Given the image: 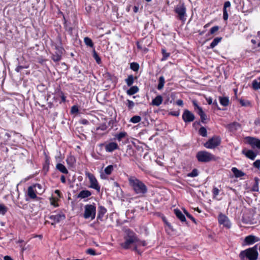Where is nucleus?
Masks as SVG:
<instances>
[{
	"mask_svg": "<svg viewBox=\"0 0 260 260\" xmlns=\"http://www.w3.org/2000/svg\"><path fill=\"white\" fill-rule=\"evenodd\" d=\"M193 104L195 106H196L198 108V113L200 116H201V115H203L204 113H205L204 112V111H203L201 107L198 106L197 104L195 102L193 103Z\"/></svg>",
	"mask_w": 260,
	"mask_h": 260,
	"instance_id": "47",
	"label": "nucleus"
},
{
	"mask_svg": "<svg viewBox=\"0 0 260 260\" xmlns=\"http://www.w3.org/2000/svg\"><path fill=\"white\" fill-rule=\"evenodd\" d=\"M93 57L95 59V60H96V62L98 64L101 63V58L99 57V56L98 55V53L95 51V50H93Z\"/></svg>",
	"mask_w": 260,
	"mask_h": 260,
	"instance_id": "37",
	"label": "nucleus"
},
{
	"mask_svg": "<svg viewBox=\"0 0 260 260\" xmlns=\"http://www.w3.org/2000/svg\"><path fill=\"white\" fill-rule=\"evenodd\" d=\"M55 193L58 196V197H60V191L59 190H56L55 191Z\"/></svg>",
	"mask_w": 260,
	"mask_h": 260,
	"instance_id": "62",
	"label": "nucleus"
},
{
	"mask_svg": "<svg viewBox=\"0 0 260 260\" xmlns=\"http://www.w3.org/2000/svg\"><path fill=\"white\" fill-rule=\"evenodd\" d=\"M146 245V242L145 241H141L139 240V241L137 242L135 247V250H136L137 247L140 246H145Z\"/></svg>",
	"mask_w": 260,
	"mask_h": 260,
	"instance_id": "40",
	"label": "nucleus"
},
{
	"mask_svg": "<svg viewBox=\"0 0 260 260\" xmlns=\"http://www.w3.org/2000/svg\"><path fill=\"white\" fill-rule=\"evenodd\" d=\"M219 26H214L210 29L209 32L210 34H214L215 32H217L219 30Z\"/></svg>",
	"mask_w": 260,
	"mask_h": 260,
	"instance_id": "44",
	"label": "nucleus"
},
{
	"mask_svg": "<svg viewBox=\"0 0 260 260\" xmlns=\"http://www.w3.org/2000/svg\"><path fill=\"white\" fill-rule=\"evenodd\" d=\"M200 117L202 122L205 123V120L207 118L206 115L205 113H204L203 115H201Z\"/></svg>",
	"mask_w": 260,
	"mask_h": 260,
	"instance_id": "56",
	"label": "nucleus"
},
{
	"mask_svg": "<svg viewBox=\"0 0 260 260\" xmlns=\"http://www.w3.org/2000/svg\"><path fill=\"white\" fill-rule=\"evenodd\" d=\"M196 157L199 161L203 162L216 160V157L214 155L206 151H199L197 154Z\"/></svg>",
	"mask_w": 260,
	"mask_h": 260,
	"instance_id": "4",
	"label": "nucleus"
},
{
	"mask_svg": "<svg viewBox=\"0 0 260 260\" xmlns=\"http://www.w3.org/2000/svg\"><path fill=\"white\" fill-rule=\"evenodd\" d=\"M232 171L235 176L237 178L241 177L245 175V173L241 170H238L236 168H232Z\"/></svg>",
	"mask_w": 260,
	"mask_h": 260,
	"instance_id": "21",
	"label": "nucleus"
},
{
	"mask_svg": "<svg viewBox=\"0 0 260 260\" xmlns=\"http://www.w3.org/2000/svg\"><path fill=\"white\" fill-rule=\"evenodd\" d=\"M34 189L36 190V192L37 194H41L44 191V189L42 188V186L40 184H36L33 185Z\"/></svg>",
	"mask_w": 260,
	"mask_h": 260,
	"instance_id": "26",
	"label": "nucleus"
},
{
	"mask_svg": "<svg viewBox=\"0 0 260 260\" xmlns=\"http://www.w3.org/2000/svg\"><path fill=\"white\" fill-rule=\"evenodd\" d=\"M240 103L243 106H247L250 105V103L248 101L245 102L243 100H240Z\"/></svg>",
	"mask_w": 260,
	"mask_h": 260,
	"instance_id": "50",
	"label": "nucleus"
},
{
	"mask_svg": "<svg viewBox=\"0 0 260 260\" xmlns=\"http://www.w3.org/2000/svg\"><path fill=\"white\" fill-rule=\"evenodd\" d=\"M86 253L92 255H94L95 254V251L93 249H91V248L87 249Z\"/></svg>",
	"mask_w": 260,
	"mask_h": 260,
	"instance_id": "51",
	"label": "nucleus"
},
{
	"mask_svg": "<svg viewBox=\"0 0 260 260\" xmlns=\"http://www.w3.org/2000/svg\"><path fill=\"white\" fill-rule=\"evenodd\" d=\"M49 218L53 220V222L52 223V224H54L63 220L66 218V216L63 213H59L56 215H51L49 217Z\"/></svg>",
	"mask_w": 260,
	"mask_h": 260,
	"instance_id": "12",
	"label": "nucleus"
},
{
	"mask_svg": "<svg viewBox=\"0 0 260 260\" xmlns=\"http://www.w3.org/2000/svg\"><path fill=\"white\" fill-rule=\"evenodd\" d=\"M255 183L252 188V190L253 191H258V179L255 178Z\"/></svg>",
	"mask_w": 260,
	"mask_h": 260,
	"instance_id": "42",
	"label": "nucleus"
},
{
	"mask_svg": "<svg viewBox=\"0 0 260 260\" xmlns=\"http://www.w3.org/2000/svg\"><path fill=\"white\" fill-rule=\"evenodd\" d=\"M253 166L254 167L259 169L260 167V159L255 161L253 164Z\"/></svg>",
	"mask_w": 260,
	"mask_h": 260,
	"instance_id": "49",
	"label": "nucleus"
},
{
	"mask_svg": "<svg viewBox=\"0 0 260 260\" xmlns=\"http://www.w3.org/2000/svg\"><path fill=\"white\" fill-rule=\"evenodd\" d=\"M207 102H208V104L211 105L212 103V99L210 98L208 99Z\"/></svg>",
	"mask_w": 260,
	"mask_h": 260,
	"instance_id": "63",
	"label": "nucleus"
},
{
	"mask_svg": "<svg viewBox=\"0 0 260 260\" xmlns=\"http://www.w3.org/2000/svg\"><path fill=\"white\" fill-rule=\"evenodd\" d=\"M107 128V125L105 123H103V124H102L101 125H100L99 126L96 127V128L95 129V132L96 134H98V132L99 130L104 131L106 130Z\"/></svg>",
	"mask_w": 260,
	"mask_h": 260,
	"instance_id": "32",
	"label": "nucleus"
},
{
	"mask_svg": "<svg viewBox=\"0 0 260 260\" xmlns=\"http://www.w3.org/2000/svg\"><path fill=\"white\" fill-rule=\"evenodd\" d=\"M60 180L62 183H65L66 181V177L63 175H62L60 177Z\"/></svg>",
	"mask_w": 260,
	"mask_h": 260,
	"instance_id": "59",
	"label": "nucleus"
},
{
	"mask_svg": "<svg viewBox=\"0 0 260 260\" xmlns=\"http://www.w3.org/2000/svg\"><path fill=\"white\" fill-rule=\"evenodd\" d=\"M184 213L187 217L190 218L193 222L196 223L194 218H193L190 214H189L185 210H184Z\"/></svg>",
	"mask_w": 260,
	"mask_h": 260,
	"instance_id": "48",
	"label": "nucleus"
},
{
	"mask_svg": "<svg viewBox=\"0 0 260 260\" xmlns=\"http://www.w3.org/2000/svg\"><path fill=\"white\" fill-rule=\"evenodd\" d=\"M174 11L177 14V18L184 22L186 20V8L183 4H179L175 8Z\"/></svg>",
	"mask_w": 260,
	"mask_h": 260,
	"instance_id": "5",
	"label": "nucleus"
},
{
	"mask_svg": "<svg viewBox=\"0 0 260 260\" xmlns=\"http://www.w3.org/2000/svg\"><path fill=\"white\" fill-rule=\"evenodd\" d=\"M176 104L178 105V106H183V101L181 100H178L176 101Z\"/></svg>",
	"mask_w": 260,
	"mask_h": 260,
	"instance_id": "58",
	"label": "nucleus"
},
{
	"mask_svg": "<svg viewBox=\"0 0 260 260\" xmlns=\"http://www.w3.org/2000/svg\"><path fill=\"white\" fill-rule=\"evenodd\" d=\"M162 53L163 54L162 60H166L170 56V53H167L165 49L162 50Z\"/></svg>",
	"mask_w": 260,
	"mask_h": 260,
	"instance_id": "45",
	"label": "nucleus"
},
{
	"mask_svg": "<svg viewBox=\"0 0 260 260\" xmlns=\"http://www.w3.org/2000/svg\"><path fill=\"white\" fill-rule=\"evenodd\" d=\"M246 139L248 144H250L252 147H256L260 149V140L251 137H247Z\"/></svg>",
	"mask_w": 260,
	"mask_h": 260,
	"instance_id": "10",
	"label": "nucleus"
},
{
	"mask_svg": "<svg viewBox=\"0 0 260 260\" xmlns=\"http://www.w3.org/2000/svg\"><path fill=\"white\" fill-rule=\"evenodd\" d=\"M198 175V171L196 169H194L191 172L188 173L187 176L190 177H194Z\"/></svg>",
	"mask_w": 260,
	"mask_h": 260,
	"instance_id": "39",
	"label": "nucleus"
},
{
	"mask_svg": "<svg viewBox=\"0 0 260 260\" xmlns=\"http://www.w3.org/2000/svg\"><path fill=\"white\" fill-rule=\"evenodd\" d=\"M257 245L251 248H249L245 250L241 251L239 254L241 260H257L258 257Z\"/></svg>",
	"mask_w": 260,
	"mask_h": 260,
	"instance_id": "3",
	"label": "nucleus"
},
{
	"mask_svg": "<svg viewBox=\"0 0 260 260\" xmlns=\"http://www.w3.org/2000/svg\"><path fill=\"white\" fill-rule=\"evenodd\" d=\"M56 169L62 173H64V174L68 173V171L67 169V168H66V167L61 164H60V163L57 164L56 165Z\"/></svg>",
	"mask_w": 260,
	"mask_h": 260,
	"instance_id": "24",
	"label": "nucleus"
},
{
	"mask_svg": "<svg viewBox=\"0 0 260 260\" xmlns=\"http://www.w3.org/2000/svg\"><path fill=\"white\" fill-rule=\"evenodd\" d=\"M113 170V166L109 165L105 169L104 171H105V173L107 175H110L111 174Z\"/></svg>",
	"mask_w": 260,
	"mask_h": 260,
	"instance_id": "35",
	"label": "nucleus"
},
{
	"mask_svg": "<svg viewBox=\"0 0 260 260\" xmlns=\"http://www.w3.org/2000/svg\"><path fill=\"white\" fill-rule=\"evenodd\" d=\"M67 161L68 163L71 162V164H73L75 161V158L73 156H70L67 159Z\"/></svg>",
	"mask_w": 260,
	"mask_h": 260,
	"instance_id": "53",
	"label": "nucleus"
},
{
	"mask_svg": "<svg viewBox=\"0 0 260 260\" xmlns=\"http://www.w3.org/2000/svg\"><path fill=\"white\" fill-rule=\"evenodd\" d=\"M84 42L87 46H88L91 47H93V43H92V40L88 37H85L84 38Z\"/></svg>",
	"mask_w": 260,
	"mask_h": 260,
	"instance_id": "34",
	"label": "nucleus"
},
{
	"mask_svg": "<svg viewBox=\"0 0 260 260\" xmlns=\"http://www.w3.org/2000/svg\"><path fill=\"white\" fill-rule=\"evenodd\" d=\"M221 143V139L217 136H214L210 139L204 144V146L208 149H214L219 146Z\"/></svg>",
	"mask_w": 260,
	"mask_h": 260,
	"instance_id": "7",
	"label": "nucleus"
},
{
	"mask_svg": "<svg viewBox=\"0 0 260 260\" xmlns=\"http://www.w3.org/2000/svg\"><path fill=\"white\" fill-rule=\"evenodd\" d=\"M219 192V190L217 187H214L213 189V193L214 196H217L218 195Z\"/></svg>",
	"mask_w": 260,
	"mask_h": 260,
	"instance_id": "52",
	"label": "nucleus"
},
{
	"mask_svg": "<svg viewBox=\"0 0 260 260\" xmlns=\"http://www.w3.org/2000/svg\"><path fill=\"white\" fill-rule=\"evenodd\" d=\"M124 232V242L120 244L121 246L125 249H129L132 245L135 246L137 242L139 241L136 234L130 229H126Z\"/></svg>",
	"mask_w": 260,
	"mask_h": 260,
	"instance_id": "1",
	"label": "nucleus"
},
{
	"mask_svg": "<svg viewBox=\"0 0 260 260\" xmlns=\"http://www.w3.org/2000/svg\"><path fill=\"white\" fill-rule=\"evenodd\" d=\"M231 3L229 1L225 2L224 4L223 10V18L224 20H227L228 19V14L226 11V8L230 7Z\"/></svg>",
	"mask_w": 260,
	"mask_h": 260,
	"instance_id": "16",
	"label": "nucleus"
},
{
	"mask_svg": "<svg viewBox=\"0 0 260 260\" xmlns=\"http://www.w3.org/2000/svg\"><path fill=\"white\" fill-rule=\"evenodd\" d=\"M27 194L30 198L35 199L37 198V192L33 186H29L27 189Z\"/></svg>",
	"mask_w": 260,
	"mask_h": 260,
	"instance_id": "17",
	"label": "nucleus"
},
{
	"mask_svg": "<svg viewBox=\"0 0 260 260\" xmlns=\"http://www.w3.org/2000/svg\"><path fill=\"white\" fill-rule=\"evenodd\" d=\"M106 212V210L105 208L103 207H101L100 209V211L99 212V216H100L101 214L103 215H104Z\"/></svg>",
	"mask_w": 260,
	"mask_h": 260,
	"instance_id": "55",
	"label": "nucleus"
},
{
	"mask_svg": "<svg viewBox=\"0 0 260 260\" xmlns=\"http://www.w3.org/2000/svg\"><path fill=\"white\" fill-rule=\"evenodd\" d=\"M138 9H139L138 7L136 6H134V12L135 13H137V12H138Z\"/></svg>",
	"mask_w": 260,
	"mask_h": 260,
	"instance_id": "61",
	"label": "nucleus"
},
{
	"mask_svg": "<svg viewBox=\"0 0 260 260\" xmlns=\"http://www.w3.org/2000/svg\"><path fill=\"white\" fill-rule=\"evenodd\" d=\"M91 194L90 191L87 190H82L78 194L77 197L79 198L84 199L90 196Z\"/></svg>",
	"mask_w": 260,
	"mask_h": 260,
	"instance_id": "22",
	"label": "nucleus"
},
{
	"mask_svg": "<svg viewBox=\"0 0 260 260\" xmlns=\"http://www.w3.org/2000/svg\"><path fill=\"white\" fill-rule=\"evenodd\" d=\"M105 149L107 152H111L119 149L118 145L115 142H110L105 145Z\"/></svg>",
	"mask_w": 260,
	"mask_h": 260,
	"instance_id": "13",
	"label": "nucleus"
},
{
	"mask_svg": "<svg viewBox=\"0 0 260 260\" xmlns=\"http://www.w3.org/2000/svg\"><path fill=\"white\" fill-rule=\"evenodd\" d=\"M25 68L23 66H18L16 69H15V71L17 72H19L21 69H24Z\"/></svg>",
	"mask_w": 260,
	"mask_h": 260,
	"instance_id": "57",
	"label": "nucleus"
},
{
	"mask_svg": "<svg viewBox=\"0 0 260 260\" xmlns=\"http://www.w3.org/2000/svg\"><path fill=\"white\" fill-rule=\"evenodd\" d=\"M62 53V48H60L58 50V52H55L52 54V59L55 62H57L61 59Z\"/></svg>",
	"mask_w": 260,
	"mask_h": 260,
	"instance_id": "18",
	"label": "nucleus"
},
{
	"mask_svg": "<svg viewBox=\"0 0 260 260\" xmlns=\"http://www.w3.org/2000/svg\"><path fill=\"white\" fill-rule=\"evenodd\" d=\"M127 106L128 107V108L129 109H132L135 105L133 101H130L129 100H127Z\"/></svg>",
	"mask_w": 260,
	"mask_h": 260,
	"instance_id": "46",
	"label": "nucleus"
},
{
	"mask_svg": "<svg viewBox=\"0 0 260 260\" xmlns=\"http://www.w3.org/2000/svg\"><path fill=\"white\" fill-rule=\"evenodd\" d=\"M86 175L89 179L90 183V187L97 190L98 191H100V186H99L98 181L94 176L90 173H87Z\"/></svg>",
	"mask_w": 260,
	"mask_h": 260,
	"instance_id": "8",
	"label": "nucleus"
},
{
	"mask_svg": "<svg viewBox=\"0 0 260 260\" xmlns=\"http://www.w3.org/2000/svg\"><path fill=\"white\" fill-rule=\"evenodd\" d=\"M218 222L220 224H223L227 228L231 227V223L228 217L223 214H220L218 216Z\"/></svg>",
	"mask_w": 260,
	"mask_h": 260,
	"instance_id": "11",
	"label": "nucleus"
},
{
	"mask_svg": "<svg viewBox=\"0 0 260 260\" xmlns=\"http://www.w3.org/2000/svg\"><path fill=\"white\" fill-rule=\"evenodd\" d=\"M222 40L221 37L215 38L212 42L210 44V47L211 48H214Z\"/></svg>",
	"mask_w": 260,
	"mask_h": 260,
	"instance_id": "28",
	"label": "nucleus"
},
{
	"mask_svg": "<svg viewBox=\"0 0 260 260\" xmlns=\"http://www.w3.org/2000/svg\"><path fill=\"white\" fill-rule=\"evenodd\" d=\"M87 122H88V121L86 120H82V123H83V124H86Z\"/></svg>",
	"mask_w": 260,
	"mask_h": 260,
	"instance_id": "64",
	"label": "nucleus"
},
{
	"mask_svg": "<svg viewBox=\"0 0 260 260\" xmlns=\"http://www.w3.org/2000/svg\"><path fill=\"white\" fill-rule=\"evenodd\" d=\"M182 119L185 122H190L194 119V116L192 113L188 110H185L182 114Z\"/></svg>",
	"mask_w": 260,
	"mask_h": 260,
	"instance_id": "9",
	"label": "nucleus"
},
{
	"mask_svg": "<svg viewBox=\"0 0 260 260\" xmlns=\"http://www.w3.org/2000/svg\"><path fill=\"white\" fill-rule=\"evenodd\" d=\"M199 134L203 137H207V132L205 127L202 126L201 127L199 131Z\"/></svg>",
	"mask_w": 260,
	"mask_h": 260,
	"instance_id": "33",
	"label": "nucleus"
},
{
	"mask_svg": "<svg viewBox=\"0 0 260 260\" xmlns=\"http://www.w3.org/2000/svg\"><path fill=\"white\" fill-rule=\"evenodd\" d=\"M260 86V82H258L257 81L254 80L252 82V87L254 89H259V87Z\"/></svg>",
	"mask_w": 260,
	"mask_h": 260,
	"instance_id": "43",
	"label": "nucleus"
},
{
	"mask_svg": "<svg viewBox=\"0 0 260 260\" xmlns=\"http://www.w3.org/2000/svg\"><path fill=\"white\" fill-rule=\"evenodd\" d=\"M174 211L177 218L179 219L182 222L186 221V218L181 211H180L179 209H174Z\"/></svg>",
	"mask_w": 260,
	"mask_h": 260,
	"instance_id": "20",
	"label": "nucleus"
},
{
	"mask_svg": "<svg viewBox=\"0 0 260 260\" xmlns=\"http://www.w3.org/2000/svg\"><path fill=\"white\" fill-rule=\"evenodd\" d=\"M141 120V118L139 116H134L131 119V121L134 123L139 122Z\"/></svg>",
	"mask_w": 260,
	"mask_h": 260,
	"instance_id": "36",
	"label": "nucleus"
},
{
	"mask_svg": "<svg viewBox=\"0 0 260 260\" xmlns=\"http://www.w3.org/2000/svg\"><path fill=\"white\" fill-rule=\"evenodd\" d=\"M96 207L93 205H86L85 206L84 217L85 219L91 218L93 219L95 216Z\"/></svg>",
	"mask_w": 260,
	"mask_h": 260,
	"instance_id": "6",
	"label": "nucleus"
},
{
	"mask_svg": "<svg viewBox=\"0 0 260 260\" xmlns=\"http://www.w3.org/2000/svg\"><path fill=\"white\" fill-rule=\"evenodd\" d=\"M139 88L137 86H134L131 87L129 89H128L126 91V93L128 95H133L138 92Z\"/></svg>",
	"mask_w": 260,
	"mask_h": 260,
	"instance_id": "25",
	"label": "nucleus"
},
{
	"mask_svg": "<svg viewBox=\"0 0 260 260\" xmlns=\"http://www.w3.org/2000/svg\"><path fill=\"white\" fill-rule=\"evenodd\" d=\"M259 239L253 236V235H249L246 236L244 239V242L247 245H251L253 244L254 243L258 241Z\"/></svg>",
	"mask_w": 260,
	"mask_h": 260,
	"instance_id": "14",
	"label": "nucleus"
},
{
	"mask_svg": "<svg viewBox=\"0 0 260 260\" xmlns=\"http://www.w3.org/2000/svg\"><path fill=\"white\" fill-rule=\"evenodd\" d=\"M242 154H244L247 158L254 160L256 156V153L254 152L252 150H246L243 149L242 151Z\"/></svg>",
	"mask_w": 260,
	"mask_h": 260,
	"instance_id": "15",
	"label": "nucleus"
},
{
	"mask_svg": "<svg viewBox=\"0 0 260 260\" xmlns=\"http://www.w3.org/2000/svg\"><path fill=\"white\" fill-rule=\"evenodd\" d=\"M162 97L161 95H157L152 101V105L159 106L162 103Z\"/></svg>",
	"mask_w": 260,
	"mask_h": 260,
	"instance_id": "19",
	"label": "nucleus"
},
{
	"mask_svg": "<svg viewBox=\"0 0 260 260\" xmlns=\"http://www.w3.org/2000/svg\"><path fill=\"white\" fill-rule=\"evenodd\" d=\"M4 260H13L12 258L8 255H6L4 256Z\"/></svg>",
	"mask_w": 260,
	"mask_h": 260,
	"instance_id": "60",
	"label": "nucleus"
},
{
	"mask_svg": "<svg viewBox=\"0 0 260 260\" xmlns=\"http://www.w3.org/2000/svg\"><path fill=\"white\" fill-rule=\"evenodd\" d=\"M130 67L134 71H137L139 70V66L137 63L133 62L131 63Z\"/></svg>",
	"mask_w": 260,
	"mask_h": 260,
	"instance_id": "38",
	"label": "nucleus"
},
{
	"mask_svg": "<svg viewBox=\"0 0 260 260\" xmlns=\"http://www.w3.org/2000/svg\"><path fill=\"white\" fill-rule=\"evenodd\" d=\"M129 185L137 194H144L147 192V187L144 183L135 177L128 178Z\"/></svg>",
	"mask_w": 260,
	"mask_h": 260,
	"instance_id": "2",
	"label": "nucleus"
},
{
	"mask_svg": "<svg viewBox=\"0 0 260 260\" xmlns=\"http://www.w3.org/2000/svg\"><path fill=\"white\" fill-rule=\"evenodd\" d=\"M125 81L128 86H131L134 83V76L132 75H129Z\"/></svg>",
	"mask_w": 260,
	"mask_h": 260,
	"instance_id": "29",
	"label": "nucleus"
},
{
	"mask_svg": "<svg viewBox=\"0 0 260 260\" xmlns=\"http://www.w3.org/2000/svg\"><path fill=\"white\" fill-rule=\"evenodd\" d=\"M7 211V208L3 204H0V214L5 215Z\"/></svg>",
	"mask_w": 260,
	"mask_h": 260,
	"instance_id": "41",
	"label": "nucleus"
},
{
	"mask_svg": "<svg viewBox=\"0 0 260 260\" xmlns=\"http://www.w3.org/2000/svg\"><path fill=\"white\" fill-rule=\"evenodd\" d=\"M78 111V108L77 106H74L72 107L71 112L72 113H77Z\"/></svg>",
	"mask_w": 260,
	"mask_h": 260,
	"instance_id": "54",
	"label": "nucleus"
},
{
	"mask_svg": "<svg viewBox=\"0 0 260 260\" xmlns=\"http://www.w3.org/2000/svg\"><path fill=\"white\" fill-rule=\"evenodd\" d=\"M219 101L220 103L224 106H228L229 103V99L226 97H220Z\"/></svg>",
	"mask_w": 260,
	"mask_h": 260,
	"instance_id": "30",
	"label": "nucleus"
},
{
	"mask_svg": "<svg viewBox=\"0 0 260 260\" xmlns=\"http://www.w3.org/2000/svg\"><path fill=\"white\" fill-rule=\"evenodd\" d=\"M227 127L231 131H235L240 127V124L237 122H234L229 124Z\"/></svg>",
	"mask_w": 260,
	"mask_h": 260,
	"instance_id": "23",
	"label": "nucleus"
},
{
	"mask_svg": "<svg viewBox=\"0 0 260 260\" xmlns=\"http://www.w3.org/2000/svg\"><path fill=\"white\" fill-rule=\"evenodd\" d=\"M127 135V134L125 132H121L118 134L115 135V138L118 141H120L122 139L124 138Z\"/></svg>",
	"mask_w": 260,
	"mask_h": 260,
	"instance_id": "31",
	"label": "nucleus"
},
{
	"mask_svg": "<svg viewBox=\"0 0 260 260\" xmlns=\"http://www.w3.org/2000/svg\"><path fill=\"white\" fill-rule=\"evenodd\" d=\"M165 83V78L163 76H160L158 79V84L157 86V89L161 90L163 88Z\"/></svg>",
	"mask_w": 260,
	"mask_h": 260,
	"instance_id": "27",
	"label": "nucleus"
}]
</instances>
